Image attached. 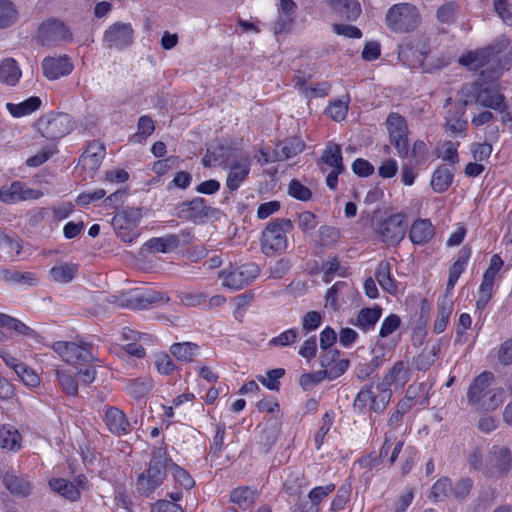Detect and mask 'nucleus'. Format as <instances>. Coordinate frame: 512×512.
Instances as JSON below:
<instances>
[{
    "instance_id": "f257e3e1",
    "label": "nucleus",
    "mask_w": 512,
    "mask_h": 512,
    "mask_svg": "<svg viewBox=\"0 0 512 512\" xmlns=\"http://www.w3.org/2000/svg\"><path fill=\"white\" fill-rule=\"evenodd\" d=\"M458 96L459 113H463V109L472 103L506 113L505 97L495 86H485L477 82L466 84L458 92Z\"/></svg>"
},
{
    "instance_id": "f03ea898",
    "label": "nucleus",
    "mask_w": 512,
    "mask_h": 512,
    "mask_svg": "<svg viewBox=\"0 0 512 512\" xmlns=\"http://www.w3.org/2000/svg\"><path fill=\"white\" fill-rule=\"evenodd\" d=\"M169 462L171 459L166 457L163 448L153 450L148 468L137 477L136 490L140 495L150 497L162 485L169 469Z\"/></svg>"
},
{
    "instance_id": "7ed1b4c3",
    "label": "nucleus",
    "mask_w": 512,
    "mask_h": 512,
    "mask_svg": "<svg viewBox=\"0 0 512 512\" xmlns=\"http://www.w3.org/2000/svg\"><path fill=\"white\" fill-rule=\"evenodd\" d=\"M421 22L418 9L410 3H398L391 6L385 16L387 27L395 33H408L415 30Z\"/></svg>"
},
{
    "instance_id": "20e7f679",
    "label": "nucleus",
    "mask_w": 512,
    "mask_h": 512,
    "mask_svg": "<svg viewBox=\"0 0 512 512\" xmlns=\"http://www.w3.org/2000/svg\"><path fill=\"white\" fill-rule=\"evenodd\" d=\"M168 298L153 289L135 288L127 292H123L118 296H113L109 300L121 308L132 310H145L153 307L158 303L167 302Z\"/></svg>"
},
{
    "instance_id": "39448f33",
    "label": "nucleus",
    "mask_w": 512,
    "mask_h": 512,
    "mask_svg": "<svg viewBox=\"0 0 512 512\" xmlns=\"http://www.w3.org/2000/svg\"><path fill=\"white\" fill-rule=\"evenodd\" d=\"M53 350L68 364L84 365L98 361L93 354V345L77 338L76 341H57L52 345Z\"/></svg>"
},
{
    "instance_id": "423d86ee",
    "label": "nucleus",
    "mask_w": 512,
    "mask_h": 512,
    "mask_svg": "<svg viewBox=\"0 0 512 512\" xmlns=\"http://www.w3.org/2000/svg\"><path fill=\"white\" fill-rule=\"evenodd\" d=\"M357 293L354 288L344 281L336 282L326 293L325 304L322 313L310 311L306 314L304 320H321L326 317H333V312L341 308L342 303L347 299H353Z\"/></svg>"
},
{
    "instance_id": "0eeeda50",
    "label": "nucleus",
    "mask_w": 512,
    "mask_h": 512,
    "mask_svg": "<svg viewBox=\"0 0 512 512\" xmlns=\"http://www.w3.org/2000/svg\"><path fill=\"white\" fill-rule=\"evenodd\" d=\"M35 128L43 138L54 142L72 130V119L66 113L50 112L36 121Z\"/></svg>"
},
{
    "instance_id": "6e6552de",
    "label": "nucleus",
    "mask_w": 512,
    "mask_h": 512,
    "mask_svg": "<svg viewBox=\"0 0 512 512\" xmlns=\"http://www.w3.org/2000/svg\"><path fill=\"white\" fill-rule=\"evenodd\" d=\"M291 228V222L278 219L270 223L262 232L261 249L264 254L281 253L287 248L286 234Z\"/></svg>"
},
{
    "instance_id": "1a4fd4ad",
    "label": "nucleus",
    "mask_w": 512,
    "mask_h": 512,
    "mask_svg": "<svg viewBox=\"0 0 512 512\" xmlns=\"http://www.w3.org/2000/svg\"><path fill=\"white\" fill-rule=\"evenodd\" d=\"M510 48L509 40L505 37L497 39L493 44L470 51L459 58V63L466 66L470 70H478L492 60H494L500 53Z\"/></svg>"
},
{
    "instance_id": "9d476101",
    "label": "nucleus",
    "mask_w": 512,
    "mask_h": 512,
    "mask_svg": "<svg viewBox=\"0 0 512 512\" xmlns=\"http://www.w3.org/2000/svg\"><path fill=\"white\" fill-rule=\"evenodd\" d=\"M512 469V452L507 446L493 445L485 457L484 476L501 479Z\"/></svg>"
},
{
    "instance_id": "9b49d317",
    "label": "nucleus",
    "mask_w": 512,
    "mask_h": 512,
    "mask_svg": "<svg viewBox=\"0 0 512 512\" xmlns=\"http://www.w3.org/2000/svg\"><path fill=\"white\" fill-rule=\"evenodd\" d=\"M374 229L383 243L395 246L405 237L407 230L406 216L403 213L390 215L376 222Z\"/></svg>"
},
{
    "instance_id": "f8f14e48",
    "label": "nucleus",
    "mask_w": 512,
    "mask_h": 512,
    "mask_svg": "<svg viewBox=\"0 0 512 512\" xmlns=\"http://www.w3.org/2000/svg\"><path fill=\"white\" fill-rule=\"evenodd\" d=\"M142 218L140 208L127 207L112 218L116 235L126 243L133 242L138 236V225Z\"/></svg>"
},
{
    "instance_id": "ddd939ff",
    "label": "nucleus",
    "mask_w": 512,
    "mask_h": 512,
    "mask_svg": "<svg viewBox=\"0 0 512 512\" xmlns=\"http://www.w3.org/2000/svg\"><path fill=\"white\" fill-rule=\"evenodd\" d=\"M259 275V268L254 263L240 266L230 265L219 272V278L224 287L239 290L252 283Z\"/></svg>"
},
{
    "instance_id": "4468645a",
    "label": "nucleus",
    "mask_w": 512,
    "mask_h": 512,
    "mask_svg": "<svg viewBox=\"0 0 512 512\" xmlns=\"http://www.w3.org/2000/svg\"><path fill=\"white\" fill-rule=\"evenodd\" d=\"M228 164L226 186L229 190H237L250 172L251 159L248 154L233 152Z\"/></svg>"
},
{
    "instance_id": "2eb2a0df",
    "label": "nucleus",
    "mask_w": 512,
    "mask_h": 512,
    "mask_svg": "<svg viewBox=\"0 0 512 512\" xmlns=\"http://www.w3.org/2000/svg\"><path fill=\"white\" fill-rule=\"evenodd\" d=\"M390 141L401 158H406L409 153L407 133L408 128L405 119L399 114H391L386 121Z\"/></svg>"
},
{
    "instance_id": "dca6fc26",
    "label": "nucleus",
    "mask_w": 512,
    "mask_h": 512,
    "mask_svg": "<svg viewBox=\"0 0 512 512\" xmlns=\"http://www.w3.org/2000/svg\"><path fill=\"white\" fill-rule=\"evenodd\" d=\"M72 39L69 28L58 19H48L38 29V40L42 45H53Z\"/></svg>"
},
{
    "instance_id": "f3484780",
    "label": "nucleus",
    "mask_w": 512,
    "mask_h": 512,
    "mask_svg": "<svg viewBox=\"0 0 512 512\" xmlns=\"http://www.w3.org/2000/svg\"><path fill=\"white\" fill-rule=\"evenodd\" d=\"M134 31L129 23L117 22L109 26L103 36L108 48L122 49L133 42Z\"/></svg>"
},
{
    "instance_id": "a211bd4d",
    "label": "nucleus",
    "mask_w": 512,
    "mask_h": 512,
    "mask_svg": "<svg viewBox=\"0 0 512 512\" xmlns=\"http://www.w3.org/2000/svg\"><path fill=\"white\" fill-rule=\"evenodd\" d=\"M42 196V191L29 188L25 183L21 181H14L9 186H3L0 188V201L3 203L36 200Z\"/></svg>"
},
{
    "instance_id": "6ab92c4d",
    "label": "nucleus",
    "mask_w": 512,
    "mask_h": 512,
    "mask_svg": "<svg viewBox=\"0 0 512 512\" xmlns=\"http://www.w3.org/2000/svg\"><path fill=\"white\" fill-rule=\"evenodd\" d=\"M446 106H449V110L445 115V129L453 136H465L467 128V121L463 118L464 113H459V96L455 101L452 98L446 100ZM465 112V108L463 109Z\"/></svg>"
},
{
    "instance_id": "aec40b11",
    "label": "nucleus",
    "mask_w": 512,
    "mask_h": 512,
    "mask_svg": "<svg viewBox=\"0 0 512 512\" xmlns=\"http://www.w3.org/2000/svg\"><path fill=\"white\" fill-rule=\"evenodd\" d=\"M105 154V146L100 142L92 141L81 155L79 164L89 176H92L99 169Z\"/></svg>"
},
{
    "instance_id": "412c9836",
    "label": "nucleus",
    "mask_w": 512,
    "mask_h": 512,
    "mask_svg": "<svg viewBox=\"0 0 512 512\" xmlns=\"http://www.w3.org/2000/svg\"><path fill=\"white\" fill-rule=\"evenodd\" d=\"M494 378L492 372L484 371L472 381L467 391V400L470 405L481 408L484 394L489 390L488 387L494 381Z\"/></svg>"
},
{
    "instance_id": "4be33fe9",
    "label": "nucleus",
    "mask_w": 512,
    "mask_h": 512,
    "mask_svg": "<svg viewBox=\"0 0 512 512\" xmlns=\"http://www.w3.org/2000/svg\"><path fill=\"white\" fill-rule=\"evenodd\" d=\"M44 76L49 80H57L69 75L73 70V64L66 55L57 57H46L42 61Z\"/></svg>"
},
{
    "instance_id": "5701e85b",
    "label": "nucleus",
    "mask_w": 512,
    "mask_h": 512,
    "mask_svg": "<svg viewBox=\"0 0 512 512\" xmlns=\"http://www.w3.org/2000/svg\"><path fill=\"white\" fill-rule=\"evenodd\" d=\"M212 212L213 210L206 205L203 198H195L189 202H184L180 207L182 217L194 223L204 222Z\"/></svg>"
},
{
    "instance_id": "b1692460",
    "label": "nucleus",
    "mask_w": 512,
    "mask_h": 512,
    "mask_svg": "<svg viewBox=\"0 0 512 512\" xmlns=\"http://www.w3.org/2000/svg\"><path fill=\"white\" fill-rule=\"evenodd\" d=\"M105 423L108 429L118 436L126 434L130 430V424L125 414L116 407H109L106 410Z\"/></svg>"
},
{
    "instance_id": "393cba45",
    "label": "nucleus",
    "mask_w": 512,
    "mask_h": 512,
    "mask_svg": "<svg viewBox=\"0 0 512 512\" xmlns=\"http://www.w3.org/2000/svg\"><path fill=\"white\" fill-rule=\"evenodd\" d=\"M434 236V227L428 219H417L410 227L409 237L412 243L422 245Z\"/></svg>"
},
{
    "instance_id": "a878e982",
    "label": "nucleus",
    "mask_w": 512,
    "mask_h": 512,
    "mask_svg": "<svg viewBox=\"0 0 512 512\" xmlns=\"http://www.w3.org/2000/svg\"><path fill=\"white\" fill-rule=\"evenodd\" d=\"M5 487L14 495L26 497L31 494L32 484L26 476L6 473L3 477Z\"/></svg>"
},
{
    "instance_id": "bb28decb",
    "label": "nucleus",
    "mask_w": 512,
    "mask_h": 512,
    "mask_svg": "<svg viewBox=\"0 0 512 512\" xmlns=\"http://www.w3.org/2000/svg\"><path fill=\"white\" fill-rule=\"evenodd\" d=\"M42 100L38 96H31L20 103H6V109L14 118L28 116L39 110Z\"/></svg>"
},
{
    "instance_id": "cd10ccee",
    "label": "nucleus",
    "mask_w": 512,
    "mask_h": 512,
    "mask_svg": "<svg viewBox=\"0 0 512 512\" xmlns=\"http://www.w3.org/2000/svg\"><path fill=\"white\" fill-rule=\"evenodd\" d=\"M22 76L21 69L13 58H5L0 63V82L15 86Z\"/></svg>"
},
{
    "instance_id": "c85d7f7f",
    "label": "nucleus",
    "mask_w": 512,
    "mask_h": 512,
    "mask_svg": "<svg viewBox=\"0 0 512 512\" xmlns=\"http://www.w3.org/2000/svg\"><path fill=\"white\" fill-rule=\"evenodd\" d=\"M376 279L383 290L391 295L398 293V286L391 275V264L388 260H382L377 267Z\"/></svg>"
},
{
    "instance_id": "c756f323",
    "label": "nucleus",
    "mask_w": 512,
    "mask_h": 512,
    "mask_svg": "<svg viewBox=\"0 0 512 512\" xmlns=\"http://www.w3.org/2000/svg\"><path fill=\"white\" fill-rule=\"evenodd\" d=\"M370 409L376 413L383 412L390 402L392 392L388 387V382H379L375 384Z\"/></svg>"
},
{
    "instance_id": "7c9ffc66",
    "label": "nucleus",
    "mask_w": 512,
    "mask_h": 512,
    "mask_svg": "<svg viewBox=\"0 0 512 512\" xmlns=\"http://www.w3.org/2000/svg\"><path fill=\"white\" fill-rule=\"evenodd\" d=\"M453 171L446 165H440L432 174L430 185L436 193L445 192L453 181Z\"/></svg>"
},
{
    "instance_id": "2f4dec72",
    "label": "nucleus",
    "mask_w": 512,
    "mask_h": 512,
    "mask_svg": "<svg viewBox=\"0 0 512 512\" xmlns=\"http://www.w3.org/2000/svg\"><path fill=\"white\" fill-rule=\"evenodd\" d=\"M305 148L304 142L298 138L293 137L284 141L280 146H278L275 150L276 160L284 161L289 158H292L299 153H301Z\"/></svg>"
},
{
    "instance_id": "473e14b6",
    "label": "nucleus",
    "mask_w": 512,
    "mask_h": 512,
    "mask_svg": "<svg viewBox=\"0 0 512 512\" xmlns=\"http://www.w3.org/2000/svg\"><path fill=\"white\" fill-rule=\"evenodd\" d=\"M470 258V250L463 248L459 251L457 259L452 264L449 270V278L447 282V291L450 292L453 290L455 284L457 283L460 275L464 271L467 262Z\"/></svg>"
},
{
    "instance_id": "72a5a7b5",
    "label": "nucleus",
    "mask_w": 512,
    "mask_h": 512,
    "mask_svg": "<svg viewBox=\"0 0 512 512\" xmlns=\"http://www.w3.org/2000/svg\"><path fill=\"white\" fill-rule=\"evenodd\" d=\"M50 488L70 501H75L80 497V491L75 484L66 479L58 478L49 481Z\"/></svg>"
},
{
    "instance_id": "f704fd0d",
    "label": "nucleus",
    "mask_w": 512,
    "mask_h": 512,
    "mask_svg": "<svg viewBox=\"0 0 512 512\" xmlns=\"http://www.w3.org/2000/svg\"><path fill=\"white\" fill-rule=\"evenodd\" d=\"M145 246L152 252L167 253L178 247V238H175L174 234L151 238L145 243Z\"/></svg>"
},
{
    "instance_id": "c9c22d12",
    "label": "nucleus",
    "mask_w": 512,
    "mask_h": 512,
    "mask_svg": "<svg viewBox=\"0 0 512 512\" xmlns=\"http://www.w3.org/2000/svg\"><path fill=\"white\" fill-rule=\"evenodd\" d=\"M77 271V264L61 263L51 268L50 275L55 282L68 283L75 278Z\"/></svg>"
},
{
    "instance_id": "e433bc0d",
    "label": "nucleus",
    "mask_w": 512,
    "mask_h": 512,
    "mask_svg": "<svg viewBox=\"0 0 512 512\" xmlns=\"http://www.w3.org/2000/svg\"><path fill=\"white\" fill-rule=\"evenodd\" d=\"M321 159L325 164L330 166L332 170H337V172H344L345 167L343 165L341 147L339 145H328L324 150Z\"/></svg>"
},
{
    "instance_id": "4c0bfd02",
    "label": "nucleus",
    "mask_w": 512,
    "mask_h": 512,
    "mask_svg": "<svg viewBox=\"0 0 512 512\" xmlns=\"http://www.w3.org/2000/svg\"><path fill=\"white\" fill-rule=\"evenodd\" d=\"M255 499V490L248 486L235 488L230 494L231 502L237 504L243 510L248 509L255 502Z\"/></svg>"
},
{
    "instance_id": "58836bf2",
    "label": "nucleus",
    "mask_w": 512,
    "mask_h": 512,
    "mask_svg": "<svg viewBox=\"0 0 512 512\" xmlns=\"http://www.w3.org/2000/svg\"><path fill=\"white\" fill-rule=\"evenodd\" d=\"M21 435L12 426L0 427V447L7 450L20 448Z\"/></svg>"
},
{
    "instance_id": "ea45409f",
    "label": "nucleus",
    "mask_w": 512,
    "mask_h": 512,
    "mask_svg": "<svg viewBox=\"0 0 512 512\" xmlns=\"http://www.w3.org/2000/svg\"><path fill=\"white\" fill-rule=\"evenodd\" d=\"M409 380V370L403 361H397L388 373L384 376L381 382H388L390 388L392 383L405 384Z\"/></svg>"
},
{
    "instance_id": "a19ab883",
    "label": "nucleus",
    "mask_w": 512,
    "mask_h": 512,
    "mask_svg": "<svg viewBox=\"0 0 512 512\" xmlns=\"http://www.w3.org/2000/svg\"><path fill=\"white\" fill-rule=\"evenodd\" d=\"M440 351V346L433 345L431 349H424L418 356L413 358L412 365L419 371H426L435 362Z\"/></svg>"
},
{
    "instance_id": "79ce46f5",
    "label": "nucleus",
    "mask_w": 512,
    "mask_h": 512,
    "mask_svg": "<svg viewBox=\"0 0 512 512\" xmlns=\"http://www.w3.org/2000/svg\"><path fill=\"white\" fill-rule=\"evenodd\" d=\"M198 346L191 342L174 343L170 347L173 356L182 362H190L197 354Z\"/></svg>"
},
{
    "instance_id": "37998d69",
    "label": "nucleus",
    "mask_w": 512,
    "mask_h": 512,
    "mask_svg": "<svg viewBox=\"0 0 512 512\" xmlns=\"http://www.w3.org/2000/svg\"><path fill=\"white\" fill-rule=\"evenodd\" d=\"M152 388V382L149 378H137L127 381L126 390L134 398L144 397Z\"/></svg>"
},
{
    "instance_id": "c03bdc74",
    "label": "nucleus",
    "mask_w": 512,
    "mask_h": 512,
    "mask_svg": "<svg viewBox=\"0 0 512 512\" xmlns=\"http://www.w3.org/2000/svg\"><path fill=\"white\" fill-rule=\"evenodd\" d=\"M55 374L64 393L71 396L78 395V382L72 373L58 369Z\"/></svg>"
},
{
    "instance_id": "a18cd8bd",
    "label": "nucleus",
    "mask_w": 512,
    "mask_h": 512,
    "mask_svg": "<svg viewBox=\"0 0 512 512\" xmlns=\"http://www.w3.org/2000/svg\"><path fill=\"white\" fill-rule=\"evenodd\" d=\"M391 446H392V444H391L390 440L386 437V439L380 449L379 455L374 456L373 454H370L367 457H363V458L359 459V461H358L359 465L368 470L373 469L374 467H376L380 463H382L383 458H385L388 455Z\"/></svg>"
},
{
    "instance_id": "49530a36",
    "label": "nucleus",
    "mask_w": 512,
    "mask_h": 512,
    "mask_svg": "<svg viewBox=\"0 0 512 512\" xmlns=\"http://www.w3.org/2000/svg\"><path fill=\"white\" fill-rule=\"evenodd\" d=\"M400 57L405 59L411 67H423L426 58V52L413 49L412 47H402L399 51Z\"/></svg>"
},
{
    "instance_id": "de8ad7c7",
    "label": "nucleus",
    "mask_w": 512,
    "mask_h": 512,
    "mask_svg": "<svg viewBox=\"0 0 512 512\" xmlns=\"http://www.w3.org/2000/svg\"><path fill=\"white\" fill-rule=\"evenodd\" d=\"M459 143L452 141H444L438 148V158L450 164H457L459 162L458 156Z\"/></svg>"
},
{
    "instance_id": "09e8293b",
    "label": "nucleus",
    "mask_w": 512,
    "mask_h": 512,
    "mask_svg": "<svg viewBox=\"0 0 512 512\" xmlns=\"http://www.w3.org/2000/svg\"><path fill=\"white\" fill-rule=\"evenodd\" d=\"M348 108L349 98L346 97L332 101L327 107L326 112L334 121H342L346 118Z\"/></svg>"
},
{
    "instance_id": "8fccbe9b",
    "label": "nucleus",
    "mask_w": 512,
    "mask_h": 512,
    "mask_svg": "<svg viewBox=\"0 0 512 512\" xmlns=\"http://www.w3.org/2000/svg\"><path fill=\"white\" fill-rule=\"evenodd\" d=\"M452 491L451 480L447 477L437 480L432 486L429 498L433 501H442L448 497L449 492Z\"/></svg>"
},
{
    "instance_id": "3c124183",
    "label": "nucleus",
    "mask_w": 512,
    "mask_h": 512,
    "mask_svg": "<svg viewBox=\"0 0 512 512\" xmlns=\"http://www.w3.org/2000/svg\"><path fill=\"white\" fill-rule=\"evenodd\" d=\"M17 19V11L7 0H0V29L12 25Z\"/></svg>"
},
{
    "instance_id": "603ef678",
    "label": "nucleus",
    "mask_w": 512,
    "mask_h": 512,
    "mask_svg": "<svg viewBox=\"0 0 512 512\" xmlns=\"http://www.w3.org/2000/svg\"><path fill=\"white\" fill-rule=\"evenodd\" d=\"M504 390L502 388L489 389L484 394L483 404L480 409L495 410L503 402Z\"/></svg>"
},
{
    "instance_id": "864d4df0",
    "label": "nucleus",
    "mask_w": 512,
    "mask_h": 512,
    "mask_svg": "<svg viewBox=\"0 0 512 512\" xmlns=\"http://www.w3.org/2000/svg\"><path fill=\"white\" fill-rule=\"evenodd\" d=\"M169 470L171 471L174 480L185 489H191L194 486L195 482L193 478L182 467L171 461L169 462Z\"/></svg>"
},
{
    "instance_id": "5fc2aeb1",
    "label": "nucleus",
    "mask_w": 512,
    "mask_h": 512,
    "mask_svg": "<svg viewBox=\"0 0 512 512\" xmlns=\"http://www.w3.org/2000/svg\"><path fill=\"white\" fill-rule=\"evenodd\" d=\"M277 440V430L274 426H265L259 435L258 444L262 452H268Z\"/></svg>"
},
{
    "instance_id": "6e6d98bb",
    "label": "nucleus",
    "mask_w": 512,
    "mask_h": 512,
    "mask_svg": "<svg viewBox=\"0 0 512 512\" xmlns=\"http://www.w3.org/2000/svg\"><path fill=\"white\" fill-rule=\"evenodd\" d=\"M285 374V370L282 368L272 369L267 372L266 376H258L257 379L264 386H266L270 390H278L280 383L279 379L283 377Z\"/></svg>"
},
{
    "instance_id": "4d7b16f0",
    "label": "nucleus",
    "mask_w": 512,
    "mask_h": 512,
    "mask_svg": "<svg viewBox=\"0 0 512 512\" xmlns=\"http://www.w3.org/2000/svg\"><path fill=\"white\" fill-rule=\"evenodd\" d=\"M319 243L323 246L335 244L340 238V232L337 228L331 226H321L318 231Z\"/></svg>"
},
{
    "instance_id": "13d9d810",
    "label": "nucleus",
    "mask_w": 512,
    "mask_h": 512,
    "mask_svg": "<svg viewBox=\"0 0 512 512\" xmlns=\"http://www.w3.org/2000/svg\"><path fill=\"white\" fill-rule=\"evenodd\" d=\"M334 417L332 413L326 412L322 417V424L319 427L318 431L315 434V446L317 449H320L322 444L324 443V438L326 434L329 432L332 423H333Z\"/></svg>"
},
{
    "instance_id": "bf43d9fd",
    "label": "nucleus",
    "mask_w": 512,
    "mask_h": 512,
    "mask_svg": "<svg viewBox=\"0 0 512 512\" xmlns=\"http://www.w3.org/2000/svg\"><path fill=\"white\" fill-rule=\"evenodd\" d=\"M54 152V146L52 144H47L40 152L29 157L26 160V165L29 167H38L45 163L54 154Z\"/></svg>"
},
{
    "instance_id": "052dcab7",
    "label": "nucleus",
    "mask_w": 512,
    "mask_h": 512,
    "mask_svg": "<svg viewBox=\"0 0 512 512\" xmlns=\"http://www.w3.org/2000/svg\"><path fill=\"white\" fill-rule=\"evenodd\" d=\"M335 489V485L329 484L326 486H318L313 488L309 492V505H313V508H318V504L322 501L323 498L328 496Z\"/></svg>"
},
{
    "instance_id": "680f3d73",
    "label": "nucleus",
    "mask_w": 512,
    "mask_h": 512,
    "mask_svg": "<svg viewBox=\"0 0 512 512\" xmlns=\"http://www.w3.org/2000/svg\"><path fill=\"white\" fill-rule=\"evenodd\" d=\"M459 7L455 2L442 5L437 11V18L443 23H451L456 18Z\"/></svg>"
},
{
    "instance_id": "e2e57ef3",
    "label": "nucleus",
    "mask_w": 512,
    "mask_h": 512,
    "mask_svg": "<svg viewBox=\"0 0 512 512\" xmlns=\"http://www.w3.org/2000/svg\"><path fill=\"white\" fill-rule=\"evenodd\" d=\"M294 23V16L280 14L273 24V32L275 35L287 34L290 32Z\"/></svg>"
},
{
    "instance_id": "0e129e2a",
    "label": "nucleus",
    "mask_w": 512,
    "mask_h": 512,
    "mask_svg": "<svg viewBox=\"0 0 512 512\" xmlns=\"http://www.w3.org/2000/svg\"><path fill=\"white\" fill-rule=\"evenodd\" d=\"M494 10L507 25L512 26V11L508 0H494Z\"/></svg>"
},
{
    "instance_id": "69168bd1",
    "label": "nucleus",
    "mask_w": 512,
    "mask_h": 512,
    "mask_svg": "<svg viewBox=\"0 0 512 512\" xmlns=\"http://www.w3.org/2000/svg\"><path fill=\"white\" fill-rule=\"evenodd\" d=\"M16 374L29 387H36L40 383L38 375L26 364H23Z\"/></svg>"
},
{
    "instance_id": "338daca9",
    "label": "nucleus",
    "mask_w": 512,
    "mask_h": 512,
    "mask_svg": "<svg viewBox=\"0 0 512 512\" xmlns=\"http://www.w3.org/2000/svg\"><path fill=\"white\" fill-rule=\"evenodd\" d=\"M152 512H184L183 508L174 502L161 499L152 504Z\"/></svg>"
},
{
    "instance_id": "774afa93",
    "label": "nucleus",
    "mask_w": 512,
    "mask_h": 512,
    "mask_svg": "<svg viewBox=\"0 0 512 512\" xmlns=\"http://www.w3.org/2000/svg\"><path fill=\"white\" fill-rule=\"evenodd\" d=\"M497 359L504 366L512 365V340H506L500 345Z\"/></svg>"
}]
</instances>
